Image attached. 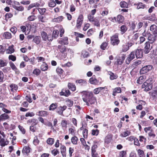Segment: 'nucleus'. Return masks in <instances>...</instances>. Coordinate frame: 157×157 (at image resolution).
I'll use <instances>...</instances> for the list:
<instances>
[{
    "label": "nucleus",
    "mask_w": 157,
    "mask_h": 157,
    "mask_svg": "<svg viewBox=\"0 0 157 157\" xmlns=\"http://www.w3.org/2000/svg\"><path fill=\"white\" fill-rule=\"evenodd\" d=\"M60 152L63 157L66 156V147L64 145H61L60 147Z\"/></svg>",
    "instance_id": "obj_16"
},
{
    "label": "nucleus",
    "mask_w": 157,
    "mask_h": 157,
    "mask_svg": "<svg viewBox=\"0 0 157 157\" xmlns=\"http://www.w3.org/2000/svg\"><path fill=\"white\" fill-rule=\"evenodd\" d=\"M76 82L80 84L81 85H85L87 83L86 81L85 80L82 79L76 80Z\"/></svg>",
    "instance_id": "obj_26"
},
{
    "label": "nucleus",
    "mask_w": 157,
    "mask_h": 157,
    "mask_svg": "<svg viewBox=\"0 0 157 157\" xmlns=\"http://www.w3.org/2000/svg\"><path fill=\"white\" fill-rule=\"evenodd\" d=\"M70 93L69 90L67 89L63 90V91H61L60 92L59 94L61 95H64L67 97L70 94Z\"/></svg>",
    "instance_id": "obj_20"
},
{
    "label": "nucleus",
    "mask_w": 157,
    "mask_h": 157,
    "mask_svg": "<svg viewBox=\"0 0 157 157\" xmlns=\"http://www.w3.org/2000/svg\"><path fill=\"white\" fill-rule=\"evenodd\" d=\"M139 37L138 34L136 33L132 36V41L133 42L136 41Z\"/></svg>",
    "instance_id": "obj_52"
},
{
    "label": "nucleus",
    "mask_w": 157,
    "mask_h": 157,
    "mask_svg": "<svg viewBox=\"0 0 157 157\" xmlns=\"http://www.w3.org/2000/svg\"><path fill=\"white\" fill-rule=\"evenodd\" d=\"M148 40L151 42V43L152 44L154 43L156 40L157 38V35H152L150 33L148 34Z\"/></svg>",
    "instance_id": "obj_9"
},
{
    "label": "nucleus",
    "mask_w": 157,
    "mask_h": 157,
    "mask_svg": "<svg viewBox=\"0 0 157 157\" xmlns=\"http://www.w3.org/2000/svg\"><path fill=\"white\" fill-rule=\"evenodd\" d=\"M153 66L151 65H146L141 68L140 71V73L141 74H144L151 70Z\"/></svg>",
    "instance_id": "obj_4"
},
{
    "label": "nucleus",
    "mask_w": 157,
    "mask_h": 157,
    "mask_svg": "<svg viewBox=\"0 0 157 157\" xmlns=\"http://www.w3.org/2000/svg\"><path fill=\"white\" fill-rule=\"evenodd\" d=\"M30 149L29 146H25L22 149V152L24 155H27L29 153Z\"/></svg>",
    "instance_id": "obj_15"
},
{
    "label": "nucleus",
    "mask_w": 157,
    "mask_h": 157,
    "mask_svg": "<svg viewBox=\"0 0 157 157\" xmlns=\"http://www.w3.org/2000/svg\"><path fill=\"white\" fill-rule=\"evenodd\" d=\"M9 63L10 67L14 71H16L17 70V68L16 67L13 63L10 62Z\"/></svg>",
    "instance_id": "obj_50"
},
{
    "label": "nucleus",
    "mask_w": 157,
    "mask_h": 157,
    "mask_svg": "<svg viewBox=\"0 0 157 157\" xmlns=\"http://www.w3.org/2000/svg\"><path fill=\"white\" fill-rule=\"evenodd\" d=\"M67 121L64 120H62L61 122V125L62 127L66 128L67 127Z\"/></svg>",
    "instance_id": "obj_47"
},
{
    "label": "nucleus",
    "mask_w": 157,
    "mask_h": 157,
    "mask_svg": "<svg viewBox=\"0 0 157 157\" xmlns=\"http://www.w3.org/2000/svg\"><path fill=\"white\" fill-rule=\"evenodd\" d=\"M144 81V77L140 76L137 80V82L140 84H141Z\"/></svg>",
    "instance_id": "obj_40"
},
{
    "label": "nucleus",
    "mask_w": 157,
    "mask_h": 157,
    "mask_svg": "<svg viewBox=\"0 0 157 157\" xmlns=\"http://www.w3.org/2000/svg\"><path fill=\"white\" fill-rule=\"evenodd\" d=\"M89 82L91 84H97L98 82V80L94 77H92L89 79Z\"/></svg>",
    "instance_id": "obj_21"
},
{
    "label": "nucleus",
    "mask_w": 157,
    "mask_h": 157,
    "mask_svg": "<svg viewBox=\"0 0 157 157\" xmlns=\"http://www.w3.org/2000/svg\"><path fill=\"white\" fill-rule=\"evenodd\" d=\"M150 30L153 34H157V26L155 25H151L150 27Z\"/></svg>",
    "instance_id": "obj_13"
},
{
    "label": "nucleus",
    "mask_w": 157,
    "mask_h": 157,
    "mask_svg": "<svg viewBox=\"0 0 157 157\" xmlns=\"http://www.w3.org/2000/svg\"><path fill=\"white\" fill-rule=\"evenodd\" d=\"M144 45V52L145 53L147 54L150 52L152 47L151 46L150 43L149 41L146 42Z\"/></svg>",
    "instance_id": "obj_5"
},
{
    "label": "nucleus",
    "mask_w": 157,
    "mask_h": 157,
    "mask_svg": "<svg viewBox=\"0 0 157 157\" xmlns=\"http://www.w3.org/2000/svg\"><path fill=\"white\" fill-rule=\"evenodd\" d=\"M130 132L128 131H126L123 132L121 134V136L123 137H126L127 136L130 135Z\"/></svg>",
    "instance_id": "obj_38"
},
{
    "label": "nucleus",
    "mask_w": 157,
    "mask_h": 157,
    "mask_svg": "<svg viewBox=\"0 0 157 157\" xmlns=\"http://www.w3.org/2000/svg\"><path fill=\"white\" fill-rule=\"evenodd\" d=\"M41 36L43 40L45 41L47 40L48 36L47 33L44 32H42L41 33Z\"/></svg>",
    "instance_id": "obj_32"
},
{
    "label": "nucleus",
    "mask_w": 157,
    "mask_h": 157,
    "mask_svg": "<svg viewBox=\"0 0 157 157\" xmlns=\"http://www.w3.org/2000/svg\"><path fill=\"white\" fill-rule=\"evenodd\" d=\"M83 136L85 138H86L87 137L88 130L86 129H85L82 132Z\"/></svg>",
    "instance_id": "obj_64"
},
{
    "label": "nucleus",
    "mask_w": 157,
    "mask_h": 157,
    "mask_svg": "<svg viewBox=\"0 0 157 157\" xmlns=\"http://www.w3.org/2000/svg\"><path fill=\"white\" fill-rule=\"evenodd\" d=\"M9 142L7 140H5V139L2 138L0 140V145L2 147H4L9 144Z\"/></svg>",
    "instance_id": "obj_18"
},
{
    "label": "nucleus",
    "mask_w": 157,
    "mask_h": 157,
    "mask_svg": "<svg viewBox=\"0 0 157 157\" xmlns=\"http://www.w3.org/2000/svg\"><path fill=\"white\" fill-rule=\"evenodd\" d=\"M108 43L106 42H103L101 46V48L103 50L105 49L108 44Z\"/></svg>",
    "instance_id": "obj_53"
},
{
    "label": "nucleus",
    "mask_w": 157,
    "mask_h": 157,
    "mask_svg": "<svg viewBox=\"0 0 157 157\" xmlns=\"http://www.w3.org/2000/svg\"><path fill=\"white\" fill-rule=\"evenodd\" d=\"M63 19V17L62 16H60L57 18L54 19V21H56L58 22H59L62 21Z\"/></svg>",
    "instance_id": "obj_57"
},
{
    "label": "nucleus",
    "mask_w": 157,
    "mask_h": 157,
    "mask_svg": "<svg viewBox=\"0 0 157 157\" xmlns=\"http://www.w3.org/2000/svg\"><path fill=\"white\" fill-rule=\"evenodd\" d=\"M69 49L67 48L66 47L63 45H59L58 46V50L61 53L67 52L68 51Z\"/></svg>",
    "instance_id": "obj_11"
},
{
    "label": "nucleus",
    "mask_w": 157,
    "mask_h": 157,
    "mask_svg": "<svg viewBox=\"0 0 157 157\" xmlns=\"http://www.w3.org/2000/svg\"><path fill=\"white\" fill-rule=\"evenodd\" d=\"M98 146L97 145H94L91 148V154L96 153V149L97 148Z\"/></svg>",
    "instance_id": "obj_63"
},
{
    "label": "nucleus",
    "mask_w": 157,
    "mask_h": 157,
    "mask_svg": "<svg viewBox=\"0 0 157 157\" xmlns=\"http://www.w3.org/2000/svg\"><path fill=\"white\" fill-rule=\"evenodd\" d=\"M138 153L140 157H145L144 151L143 150L140 149H139L138 151Z\"/></svg>",
    "instance_id": "obj_48"
},
{
    "label": "nucleus",
    "mask_w": 157,
    "mask_h": 157,
    "mask_svg": "<svg viewBox=\"0 0 157 157\" xmlns=\"http://www.w3.org/2000/svg\"><path fill=\"white\" fill-rule=\"evenodd\" d=\"M59 151L56 149H54L52 151V154L55 156L57 154H59Z\"/></svg>",
    "instance_id": "obj_61"
},
{
    "label": "nucleus",
    "mask_w": 157,
    "mask_h": 157,
    "mask_svg": "<svg viewBox=\"0 0 157 157\" xmlns=\"http://www.w3.org/2000/svg\"><path fill=\"white\" fill-rule=\"evenodd\" d=\"M59 34V31L57 30H54L52 33V37L56 38L58 36Z\"/></svg>",
    "instance_id": "obj_59"
},
{
    "label": "nucleus",
    "mask_w": 157,
    "mask_h": 157,
    "mask_svg": "<svg viewBox=\"0 0 157 157\" xmlns=\"http://www.w3.org/2000/svg\"><path fill=\"white\" fill-rule=\"evenodd\" d=\"M54 139L52 138H48L47 141V143L49 145H52L54 144Z\"/></svg>",
    "instance_id": "obj_42"
},
{
    "label": "nucleus",
    "mask_w": 157,
    "mask_h": 157,
    "mask_svg": "<svg viewBox=\"0 0 157 157\" xmlns=\"http://www.w3.org/2000/svg\"><path fill=\"white\" fill-rule=\"evenodd\" d=\"M129 49L128 47L127 44L124 45L122 46V51L123 52H125Z\"/></svg>",
    "instance_id": "obj_60"
},
{
    "label": "nucleus",
    "mask_w": 157,
    "mask_h": 157,
    "mask_svg": "<svg viewBox=\"0 0 157 157\" xmlns=\"http://www.w3.org/2000/svg\"><path fill=\"white\" fill-rule=\"evenodd\" d=\"M112 138V136L111 134H108L105 138V142L107 144L110 143L111 140Z\"/></svg>",
    "instance_id": "obj_17"
},
{
    "label": "nucleus",
    "mask_w": 157,
    "mask_h": 157,
    "mask_svg": "<svg viewBox=\"0 0 157 157\" xmlns=\"http://www.w3.org/2000/svg\"><path fill=\"white\" fill-rule=\"evenodd\" d=\"M110 42L112 45L113 46L117 45L120 43L117 33H116L110 37Z\"/></svg>",
    "instance_id": "obj_3"
},
{
    "label": "nucleus",
    "mask_w": 157,
    "mask_h": 157,
    "mask_svg": "<svg viewBox=\"0 0 157 157\" xmlns=\"http://www.w3.org/2000/svg\"><path fill=\"white\" fill-rule=\"evenodd\" d=\"M10 87L11 88V90L13 91L14 90H17L18 89L17 86L15 84H12L10 86Z\"/></svg>",
    "instance_id": "obj_44"
},
{
    "label": "nucleus",
    "mask_w": 157,
    "mask_h": 157,
    "mask_svg": "<svg viewBox=\"0 0 157 157\" xmlns=\"http://www.w3.org/2000/svg\"><path fill=\"white\" fill-rule=\"evenodd\" d=\"M135 53L132 51L128 56L126 60V63L127 64H128L130 61L135 58Z\"/></svg>",
    "instance_id": "obj_6"
},
{
    "label": "nucleus",
    "mask_w": 157,
    "mask_h": 157,
    "mask_svg": "<svg viewBox=\"0 0 157 157\" xmlns=\"http://www.w3.org/2000/svg\"><path fill=\"white\" fill-rule=\"evenodd\" d=\"M59 43L61 44L67 45L68 43V38L65 37L63 38H62L59 40Z\"/></svg>",
    "instance_id": "obj_12"
},
{
    "label": "nucleus",
    "mask_w": 157,
    "mask_h": 157,
    "mask_svg": "<svg viewBox=\"0 0 157 157\" xmlns=\"http://www.w3.org/2000/svg\"><path fill=\"white\" fill-rule=\"evenodd\" d=\"M127 28L126 26L125 25H122L120 27V30L121 32V34H124L127 30Z\"/></svg>",
    "instance_id": "obj_27"
},
{
    "label": "nucleus",
    "mask_w": 157,
    "mask_h": 157,
    "mask_svg": "<svg viewBox=\"0 0 157 157\" xmlns=\"http://www.w3.org/2000/svg\"><path fill=\"white\" fill-rule=\"evenodd\" d=\"M9 115L6 113H4L0 116V120L1 121H5L9 119Z\"/></svg>",
    "instance_id": "obj_19"
},
{
    "label": "nucleus",
    "mask_w": 157,
    "mask_h": 157,
    "mask_svg": "<svg viewBox=\"0 0 157 157\" xmlns=\"http://www.w3.org/2000/svg\"><path fill=\"white\" fill-rule=\"evenodd\" d=\"M83 16L82 14H80L78 16L76 24V27L78 29H79L83 21Z\"/></svg>",
    "instance_id": "obj_7"
},
{
    "label": "nucleus",
    "mask_w": 157,
    "mask_h": 157,
    "mask_svg": "<svg viewBox=\"0 0 157 157\" xmlns=\"http://www.w3.org/2000/svg\"><path fill=\"white\" fill-rule=\"evenodd\" d=\"M153 81L152 78L147 80L142 85V88H144V90L148 91L151 90L152 87Z\"/></svg>",
    "instance_id": "obj_2"
},
{
    "label": "nucleus",
    "mask_w": 157,
    "mask_h": 157,
    "mask_svg": "<svg viewBox=\"0 0 157 157\" xmlns=\"http://www.w3.org/2000/svg\"><path fill=\"white\" fill-rule=\"evenodd\" d=\"M45 18V17H44L42 15H39L38 16L39 20L42 22H44L46 21Z\"/></svg>",
    "instance_id": "obj_54"
},
{
    "label": "nucleus",
    "mask_w": 157,
    "mask_h": 157,
    "mask_svg": "<svg viewBox=\"0 0 157 157\" xmlns=\"http://www.w3.org/2000/svg\"><path fill=\"white\" fill-rule=\"evenodd\" d=\"M48 66L45 62H43L40 67L41 70L43 71H45L47 70Z\"/></svg>",
    "instance_id": "obj_22"
},
{
    "label": "nucleus",
    "mask_w": 157,
    "mask_h": 157,
    "mask_svg": "<svg viewBox=\"0 0 157 157\" xmlns=\"http://www.w3.org/2000/svg\"><path fill=\"white\" fill-rule=\"evenodd\" d=\"M120 5L122 8H128V3L124 1L121 2Z\"/></svg>",
    "instance_id": "obj_36"
},
{
    "label": "nucleus",
    "mask_w": 157,
    "mask_h": 157,
    "mask_svg": "<svg viewBox=\"0 0 157 157\" xmlns=\"http://www.w3.org/2000/svg\"><path fill=\"white\" fill-rule=\"evenodd\" d=\"M78 139L77 137L75 136L72 137L71 139V141L72 143L74 145H77L78 144Z\"/></svg>",
    "instance_id": "obj_28"
},
{
    "label": "nucleus",
    "mask_w": 157,
    "mask_h": 157,
    "mask_svg": "<svg viewBox=\"0 0 157 157\" xmlns=\"http://www.w3.org/2000/svg\"><path fill=\"white\" fill-rule=\"evenodd\" d=\"M117 21L120 24L122 23L124 21V17L121 15H118L116 18Z\"/></svg>",
    "instance_id": "obj_25"
},
{
    "label": "nucleus",
    "mask_w": 157,
    "mask_h": 157,
    "mask_svg": "<svg viewBox=\"0 0 157 157\" xmlns=\"http://www.w3.org/2000/svg\"><path fill=\"white\" fill-rule=\"evenodd\" d=\"M99 133V131L98 129H93L92 130V134L94 136L95 135L97 136L98 134Z\"/></svg>",
    "instance_id": "obj_55"
},
{
    "label": "nucleus",
    "mask_w": 157,
    "mask_h": 157,
    "mask_svg": "<svg viewBox=\"0 0 157 157\" xmlns=\"http://www.w3.org/2000/svg\"><path fill=\"white\" fill-rule=\"evenodd\" d=\"M105 87L96 88L94 90L93 93L95 94H98L101 90L105 89Z\"/></svg>",
    "instance_id": "obj_24"
},
{
    "label": "nucleus",
    "mask_w": 157,
    "mask_h": 157,
    "mask_svg": "<svg viewBox=\"0 0 157 157\" xmlns=\"http://www.w3.org/2000/svg\"><path fill=\"white\" fill-rule=\"evenodd\" d=\"M39 143V140H38L37 137H36L34 138L33 143L35 145H37Z\"/></svg>",
    "instance_id": "obj_58"
},
{
    "label": "nucleus",
    "mask_w": 157,
    "mask_h": 157,
    "mask_svg": "<svg viewBox=\"0 0 157 157\" xmlns=\"http://www.w3.org/2000/svg\"><path fill=\"white\" fill-rule=\"evenodd\" d=\"M68 86L69 89L73 91H75L76 89V86L75 85L72 83H68Z\"/></svg>",
    "instance_id": "obj_30"
},
{
    "label": "nucleus",
    "mask_w": 157,
    "mask_h": 157,
    "mask_svg": "<svg viewBox=\"0 0 157 157\" xmlns=\"http://www.w3.org/2000/svg\"><path fill=\"white\" fill-rule=\"evenodd\" d=\"M109 11L107 9H105L102 11L101 15L103 16H106L108 13Z\"/></svg>",
    "instance_id": "obj_62"
},
{
    "label": "nucleus",
    "mask_w": 157,
    "mask_h": 157,
    "mask_svg": "<svg viewBox=\"0 0 157 157\" xmlns=\"http://www.w3.org/2000/svg\"><path fill=\"white\" fill-rule=\"evenodd\" d=\"M67 108L66 105H64L63 106H60L56 109V112L59 115H63V112Z\"/></svg>",
    "instance_id": "obj_8"
},
{
    "label": "nucleus",
    "mask_w": 157,
    "mask_h": 157,
    "mask_svg": "<svg viewBox=\"0 0 157 157\" xmlns=\"http://www.w3.org/2000/svg\"><path fill=\"white\" fill-rule=\"evenodd\" d=\"M40 73V70L39 69H35L33 71V74L36 75L37 76L39 75Z\"/></svg>",
    "instance_id": "obj_49"
},
{
    "label": "nucleus",
    "mask_w": 157,
    "mask_h": 157,
    "mask_svg": "<svg viewBox=\"0 0 157 157\" xmlns=\"http://www.w3.org/2000/svg\"><path fill=\"white\" fill-rule=\"evenodd\" d=\"M30 123H32L31 125L35 126L37 124L38 122L36 119H33L31 120Z\"/></svg>",
    "instance_id": "obj_51"
},
{
    "label": "nucleus",
    "mask_w": 157,
    "mask_h": 157,
    "mask_svg": "<svg viewBox=\"0 0 157 157\" xmlns=\"http://www.w3.org/2000/svg\"><path fill=\"white\" fill-rule=\"evenodd\" d=\"M62 54L60 56V58L61 59H63V60H66L67 59V52L62 53Z\"/></svg>",
    "instance_id": "obj_37"
},
{
    "label": "nucleus",
    "mask_w": 157,
    "mask_h": 157,
    "mask_svg": "<svg viewBox=\"0 0 157 157\" xmlns=\"http://www.w3.org/2000/svg\"><path fill=\"white\" fill-rule=\"evenodd\" d=\"M3 36L6 39H9L11 37V34L10 33L6 32L4 33Z\"/></svg>",
    "instance_id": "obj_41"
},
{
    "label": "nucleus",
    "mask_w": 157,
    "mask_h": 157,
    "mask_svg": "<svg viewBox=\"0 0 157 157\" xmlns=\"http://www.w3.org/2000/svg\"><path fill=\"white\" fill-rule=\"evenodd\" d=\"M13 45L9 46L8 49L6 50V53L7 54H11L14 52Z\"/></svg>",
    "instance_id": "obj_31"
},
{
    "label": "nucleus",
    "mask_w": 157,
    "mask_h": 157,
    "mask_svg": "<svg viewBox=\"0 0 157 157\" xmlns=\"http://www.w3.org/2000/svg\"><path fill=\"white\" fill-rule=\"evenodd\" d=\"M56 5V2L53 0H50L48 2V6L50 7H54Z\"/></svg>",
    "instance_id": "obj_45"
},
{
    "label": "nucleus",
    "mask_w": 157,
    "mask_h": 157,
    "mask_svg": "<svg viewBox=\"0 0 157 157\" xmlns=\"http://www.w3.org/2000/svg\"><path fill=\"white\" fill-rule=\"evenodd\" d=\"M108 74L109 75V78L111 80L116 79L118 78V76L116 74H114L111 71H108Z\"/></svg>",
    "instance_id": "obj_14"
},
{
    "label": "nucleus",
    "mask_w": 157,
    "mask_h": 157,
    "mask_svg": "<svg viewBox=\"0 0 157 157\" xmlns=\"http://www.w3.org/2000/svg\"><path fill=\"white\" fill-rule=\"evenodd\" d=\"M65 101L66 103V105L69 107H71L73 105V101L72 100L69 99H67Z\"/></svg>",
    "instance_id": "obj_33"
},
{
    "label": "nucleus",
    "mask_w": 157,
    "mask_h": 157,
    "mask_svg": "<svg viewBox=\"0 0 157 157\" xmlns=\"http://www.w3.org/2000/svg\"><path fill=\"white\" fill-rule=\"evenodd\" d=\"M12 7L14 9L19 11H22L24 10V7L22 6H17L15 5H12Z\"/></svg>",
    "instance_id": "obj_35"
},
{
    "label": "nucleus",
    "mask_w": 157,
    "mask_h": 157,
    "mask_svg": "<svg viewBox=\"0 0 157 157\" xmlns=\"http://www.w3.org/2000/svg\"><path fill=\"white\" fill-rule=\"evenodd\" d=\"M7 63L3 60L0 59V67H2L5 66L6 65Z\"/></svg>",
    "instance_id": "obj_56"
},
{
    "label": "nucleus",
    "mask_w": 157,
    "mask_h": 157,
    "mask_svg": "<svg viewBox=\"0 0 157 157\" xmlns=\"http://www.w3.org/2000/svg\"><path fill=\"white\" fill-rule=\"evenodd\" d=\"M37 10H38L39 13L41 15H43L44 13L46 11V9L44 8H38L37 9Z\"/></svg>",
    "instance_id": "obj_46"
},
{
    "label": "nucleus",
    "mask_w": 157,
    "mask_h": 157,
    "mask_svg": "<svg viewBox=\"0 0 157 157\" xmlns=\"http://www.w3.org/2000/svg\"><path fill=\"white\" fill-rule=\"evenodd\" d=\"M33 41L37 44H39L40 41V37L39 36H36L34 37L33 40Z\"/></svg>",
    "instance_id": "obj_29"
},
{
    "label": "nucleus",
    "mask_w": 157,
    "mask_h": 157,
    "mask_svg": "<svg viewBox=\"0 0 157 157\" xmlns=\"http://www.w3.org/2000/svg\"><path fill=\"white\" fill-rule=\"evenodd\" d=\"M135 53V56L136 57L138 58H140L143 57V51L141 49H137L136 50L133 51Z\"/></svg>",
    "instance_id": "obj_10"
},
{
    "label": "nucleus",
    "mask_w": 157,
    "mask_h": 157,
    "mask_svg": "<svg viewBox=\"0 0 157 157\" xmlns=\"http://www.w3.org/2000/svg\"><path fill=\"white\" fill-rule=\"evenodd\" d=\"M48 114V112L45 111H40L38 112V115L41 117H46Z\"/></svg>",
    "instance_id": "obj_23"
},
{
    "label": "nucleus",
    "mask_w": 157,
    "mask_h": 157,
    "mask_svg": "<svg viewBox=\"0 0 157 157\" xmlns=\"http://www.w3.org/2000/svg\"><path fill=\"white\" fill-rule=\"evenodd\" d=\"M146 8V5L141 2H139L137 4V9H144Z\"/></svg>",
    "instance_id": "obj_39"
},
{
    "label": "nucleus",
    "mask_w": 157,
    "mask_h": 157,
    "mask_svg": "<svg viewBox=\"0 0 157 157\" xmlns=\"http://www.w3.org/2000/svg\"><path fill=\"white\" fill-rule=\"evenodd\" d=\"M82 94V100L87 106H89L90 105L94 104L97 102L96 98L94 96L92 92L83 91Z\"/></svg>",
    "instance_id": "obj_1"
},
{
    "label": "nucleus",
    "mask_w": 157,
    "mask_h": 157,
    "mask_svg": "<svg viewBox=\"0 0 157 157\" xmlns=\"http://www.w3.org/2000/svg\"><path fill=\"white\" fill-rule=\"evenodd\" d=\"M92 22H93V24L95 26L97 27L100 26V24L99 20L98 19L95 18L94 21Z\"/></svg>",
    "instance_id": "obj_43"
},
{
    "label": "nucleus",
    "mask_w": 157,
    "mask_h": 157,
    "mask_svg": "<svg viewBox=\"0 0 157 157\" xmlns=\"http://www.w3.org/2000/svg\"><path fill=\"white\" fill-rule=\"evenodd\" d=\"M57 106V105L56 103H52L49 106V110H54L56 109Z\"/></svg>",
    "instance_id": "obj_34"
}]
</instances>
